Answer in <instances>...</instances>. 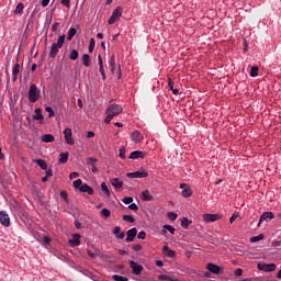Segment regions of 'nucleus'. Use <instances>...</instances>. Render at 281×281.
Segmentation results:
<instances>
[{
	"label": "nucleus",
	"mask_w": 281,
	"mask_h": 281,
	"mask_svg": "<svg viewBox=\"0 0 281 281\" xmlns=\"http://www.w3.org/2000/svg\"><path fill=\"white\" fill-rule=\"evenodd\" d=\"M162 254L167 256V258H175L177 256V252L175 250L170 249L168 245L164 246Z\"/></svg>",
	"instance_id": "21"
},
{
	"label": "nucleus",
	"mask_w": 281,
	"mask_h": 281,
	"mask_svg": "<svg viewBox=\"0 0 281 281\" xmlns=\"http://www.w3.org/2000/svg\"><path fill=\"white\" fill-rule=\"evenodd\" d=\"M82 64L85 67H90L91 66V55L83 54L82 55Z\"/></svg>",
	"instance_id": "26"
},
{
	"label": "nucleus",
	"mask_w": 281,
	"mask_h": 281,
	"mask_svg": "<svg viewBox=\"0 0 281 281\" xmlns=\"http://www.w3.org/2000/svg\"><path fill=\"white\" fill-rule=\"evenodd\" d=\"M60 26V23L56 22L52 25V31L53 32H58V27Z\"/></svg>",
	"instance_id": "54"
},
{
	"label": "nucleus",
	"mask_w": 281,
	"mask_h": 281,
	"mask_svg": "<svg viewBox=\"0 0 281 281\" xmlns=\"http://www.w3.org/2000/svg\"><path fill=\"white\" fill-rule=\"evenodd\" d=\"M65 38L67 35L63 34L58 37L57 43H53L50 46L49 58H56L58 55L59 49L65 45Z\"/></svg>",
	"instance_id": "1"
},
{
	"label": "nucleus",
	"mask_w": 281,
	"mask_h": 281,
	"mask_svg": "<svg viewBox=\"0 0 281 281\" xmlns=\"http://www.w3.org/2000/svg\"><path fill=\"white\" fill-rule=\"evenodd\" d=\"M35 164H37L42 170H47V161L43 159H36Z\"/></svg>",
	"instance_id": "34"
},
{
	"label": "nucleus",
	"mask_w": 281,
	"mask_h": 281,
	"mask_svg": "<svg viewBox=\"0 0 281 281\" xmlns=\"http://www.w3.org/2000/svg\"><path fill=\"white\" fill-rule=\"evenodd\" d=\"M69 161V153L59 154V164H67Z\"/></svg>",
	"instance_id": "29"
},
{
	"label": "nucleus",
	"mask_w": 281,
	"mask_h": 281,
	"mask_svg": "<svg viewBox=\"0 0 281 281\" xmlns=\"http://www.w3.org/2000/svg\"><path fill=\"white\" fill-rule=\"evenodd\" d=\"M24 8L25 5L23 4V2L18 3L14 14H19L21 16L23 14Z\"/></svg>",
	"instance_id": "32"
},
{
	"label": "nucleus",
	"mask_w": 281,
	"mask_h": 281,
	"mask_svg": "<svg viewBox=\"0 0 281 281\" xmlns=\"http://www.w3.org/2000/svg\"><path fill=\"white\" fill-rule=\"evenodd\" d=\"M78 34V30L76 27H70L68 31L67 40L68 41H74V36Z\"/></svg>",
	"instance_id": "28"
},
{
	"label": "nucleus",
	"mask_w": 281,
	"mask_h": 281,
	"mask_svg": "<svg viewBox=\"0 0 281 281\" xmlns=\"http://www.w3.org/2000/svg\"><path fill=\"white\" fill-rule=\"evenodd\" d=\"M161 232H162L164 235H166L168 232L173 235L175 232H177V229L172 225H170V224H165L162 226V231Z\"/></svg>",
	"instance_id": "23"
},
{
	"label": "nucleus",
	"mask_w": 281,
	"mask_h": 281,
	"mask_svg": "<svg viewBox=\"0 0 281 281\" xmlns=\"http://www.w3.org/2000/svg\"><path fill=\"white\" fill-rule=\"evenodd\" d=\"M140 199H142V201H153V194H150V191L145 190V191L140 194Z\"/></svg>",
	"instance_id": "25"
},
{
	"label": "nucleus",
	"mask_w": 281,
	"mask_h": 281,
	"mask_svg": "<svg viewBox=\"0 0 281 281\" xmlns=\"http://www.w3.org/2000/svg\"><path fill=\"white\" fill-rule=\"evenodd\" d=\"M110 183L116 190H122V188L124 187V181L120 180V178H113L112 180H110Z\"/></svg>",
	"instance_id": "17"
},
{
	"label": "nucleus",
	"mask_w": 281,
	"mask_h": 281,
	"mask_svg": "<svg viewBox=\"0 0 281 281\" xmlns=\"http://www.w3.org/2000/svg\"><path fill=\"white\" fill-rule=\"evenodd\" d=\"M100 215L102 218H110L111 217V210L109 209H102L100 212Z\"/></svg>",
	"instance_id": "37"
},
{
	"label": "nucleus",
	"mask_w": 281,
	"mask_h": 281,
	"mask_svg": "<svg viewBox=\"0 0 281 281\" xmlns=\"http://www.w3.org/2000/svg\"><path fill=\"white\" fill-rule=\"evenodd\" d=\"M59 196L66 201V203H69V195L67 194V191H60Z\"/></svg>",
	"instance_id": "45"
},
{
	"label": "nucleus",
	"mask_w": 281,
	"mask_h": 281,
	"mask_svg": "<svg viewBox=\"0 0 281 281\" xmlns=\"http://www.w3.org/2000/svg\"><path fill=\"white\" fill-rule=\"evenodd\" d=\"M144 157H146V153L139 150L132 151L130 155V159H144Z\"/></svg>",
	"instance_id": "20"
},
{
	"label": "nucleus",
	"mask_w": 281,
	"mask_h": 281,
	"mask_svg": "<svg viewBox=\"0 0 281 281\" xmlns=\"http://www.w3.org/2000/svg\"><path fill=\"white\" fill-rule=\"evenodd\" d=\"M158 280H166V281H168V280H170V277H168L166 274H160V276H158Z\"/></svg>",
	"instance_id": "56"
},
{
	"label": "nucleus",
	"mask_w": 281,
	"mask_h": 281,
	"mask_svg": "<svg viewBox=\"0 0 281 281\" xmlns=\"http://www.w3.org/2000/svg\"><path fill=\"white\" fill-rule=\"evenodd\" d=\"M61 5H65V8H71V0H61Z\"/></svg>",
	"instance_id": "51"
},
{
	"label": "nucleus",
	"mask_w": 281,
	"mask_h": 281,
	"mask_svg": "<svg viewBox=\"0 0 281 281\" xmlns=\"http://www.w3.org/2000/svg\"><path fill=\"white\" fill-rule=\"evenodd\" d=\"M99 60V71L102 76V80H106V72L104 71V64L102 61V55H98Z\"/></svg>",
	"instance_id": "18"
},
{
	"label": "nucleus",
	"mask_w": 281,
	"mask_h": 281,
	"mask_svg": "<svg viewBox=\"0 0 281 281\" xmlns=\"http://www.w3.org/2000/svg\"><path fill=\"white\" fill-rule=\"evenodd\" d=\"M101 190L104 192V194L109 198L111 196V190H109V187L106 186V182L101 183Z\"/></svg>",
	"instance_id": "35"
},
{
	"label": "nucleus",
	"mask_w": 281,
	"mask_h": 281,
	"mask_svg": "<svg viewBox=\"0 0 281 281\" xmlns=\"http://www.w3.org/2000/svg\"><path fill=\"white\" fill-rule=\"evenodd\" d=\"M46 177H54V170H52V168L46 170Z\"/></svg>",
	"instance_id": "59"
},
{
	"label": "nucleus",
	"mask_w": 281,
	"mask_h": 281,
	"mask_svg": "<svg viewBox=\"0 0 281 281\" xmlns=\"http://www.w3.org/2000/svg\"><path fill=\"white\" fill-rule=\"evenodd\" d=\"M88 256H89L90 258H98V254H95V252H93V251H91V250H88Z\"/></svg>",
	"instance_id": "63"
},
{
	"label": "nucleus",
	"mask_w": 281,
	"mask_h": 281,
	"mask_svg": "<svg viewBox=\"0 0 281 281\" xmlns=\"http://www.w3.org/2000/svg\"><path fill=\"white\" fill-rule=\"evenodd\" d=\"M137 238H139V240H145V239H146V232L140 231V232L137 234Z\"/></svg>",
	"instance_id": "50"
},
{
	"label": "nucleus",
	"mask_w": 281,
	"mask_h": 281,
	"mask_svg": "<svg viewBox=\"0 0 281 281\" xmlns=\"http://www.w3.org/2000/svg\"><path fill=\"white\" fill-rule=\"evenodd\" d=\"M80 234H72V238L68 240L70 247H80Z\"/></svg>",
	"instance_id": "15"
},
{
	"label": "nucleus",
	"mask_w": 281,
	"mask_h": 281,
	"mask_svg": "<svg viewBox=\"0 0 281 281\" xmlns=\"http://www.w3.org/2000/svg\"><path fill=\"white\" fill-rule=\"evenodd\" d=\"M0 223L4 227H10V215L5 211L0 212Z\"/></svg>",
	"instance_id": "11"
},
{
	"label": "nucleus",
	"mask_w": 281,
	"mask_h": 281,
	"mask_svg": "<svg viewBox=\"0 0 281 281\" xmlns=\"http://www.w3.org/2000/svg\"><path fill=\"white\" fill-rule=\"evenodd\" d=\"M192 221L188 220V217H183L181 220V227H183V229H188V227H190Z\"/></svg>",
	"instance_id": "36"
},
{
	"label": "nucleus",
	"mask_w": 281,
	"mask_h": 281,
	"mask_svg": "<svg viewBox=\"0 0 281 281\" xmlns=\"http://www.w3.org/2000/svg\"><path fill=\"white\" fill-rule=\"evenodd\" d=\"M206 269L207 271H210L211 273H214L215 276H218V273H221L222 271L221 267L214 263H207Z\"/></svg>",
	"instance_id": "16"
},
{
	"label": "nucleus",
	"mask_w": 281,
	"mask_h": 281,
	"mask_svg": "<svg viewBox=\"0 0 281 281\" xmlns=\"http://www.w3.org/2000/svg\"><path fill=\"white\" fill-rule=\"evenodd\" d=\"M20 72H21V65L15 64L12 69V81L13 82H16Z\"/></svg>",
	"instance_id": "19"
},
{
	"label": "nucleus",
	"mask_w": 281,
	"mask_h": 281,
	"mask_svg": "<svg viewBox=\"0 0 281 281\" xmlns=\"http://www.w3.org/2000/svg\"><path fill=\"white\" fill-rule=\"evenodd\" d=\"M134 251H142V245L140 244H136L133 246Z\"/></svg>",
	"instance_id": "57"
},
{
	"label": "nucleus",
	"mask_w": 281,
	"mask_h": 281,
	"mask_svg": "<svg viewBox=\"0 0 281 281\" xmlns=\"http://www.w3.org/2000/svg\"><path fill=\"white\" fill-rule=\"evenodd\" d=\"M95 164H98V158L89 157L87 159V166H95Z\"/></svg>",
	"instance_id": "42"
},
{
	"label": "nucleus",
	"mask_w": 281,
	"mask_h": 281,
	"mask_svg": "<svg viewBox=\"0 0 281 281\" xmlns=\"http://www.w3.org/2000/svg\"><path fill=\"white\" fill-rule=\"evenodd\" d=\"M238 216V213H234L231 217H229V223H234V221H236Z\"/></svg>",
	"instance_id": "61"
},
{
	"label": "nucleus",
	"mask_w": 281,
	"mask_h": 281,
	"mask_svg": "<svg viewBox=\"0 0 281 281\" xmlns=\"http://www.w3.org/2000/svg\"><path fill=\"white\" fill-rule=\"evenodd\" d=\"M123 203H125V205H131V203H133V198L132 196H125L123 199Z\"/></svg>",
	"instance_id": "49"
},
{
	"label": "nucleus",
	"mask_w": 281,
	"mask_h": 281,
	"mask_svg": "<svg viewBox=\"0 0 281 281\" xmlns=\"http://www.w3.org/2000/svg\"><path fill=\"white\" fill-rule=\"evenodd\" d=\"M123 109L122 105L112 103L106 108V115H112L113 117H117L120 113H122Z\"/></svg>",
	"instance_id": "5"
},
{
	"label": "nucleus",
	"mask_w": 281,
	"mask_h": 281,
	"mask_svg": "<svg viewBox=\"0 0 281 281\" xmlns=\"http://www.w3.org/2000/svg\"><path fill=\"white\" fill-rule=\"evenodd\" d=\"M93 49H95V40L91 38L89 44V54H92Z\"/></svg>",
	"instance_id": "44"
},
{
	"label": "nucleus",
	"mask_w": 281,
	"mask_h": 281,
	"mask_svg": "<svg viewBox=\"0 0 281 281\" xmlns=\"http://www.w3.org/2000/svg\"><path fill=\"white\" fill-rule=\"evenodd\" d=\"M109 65L111 67V74H115V54L111 55Z\"/></svg>",
	"instance_id": "30"
},
{
	"label": "nucleus",
	"mask_w": 281,
	"mask_h": 281,
	"mask_svg": "<svg viewBox=\"0 0 281 281\" xmlns=\"http://www.w3.org/2000/svg\"><path fill=\"white\" fill-rule=\"evenodd\" d=\"M119 157H121V159H126V149L124 147L119 150Z\"/></svg>",
	"instance_id": "48"
},
{
	"label": "nucleus",
	"mask_w": 281,
	"mask_h": 281,
	"mask_svg": "<svg viewBox=\"0 0 281 281\" xmlns=\"http://www.w3.org/2000/svg\"><path fill=\"white\" fill-rule=\"evenodd\" d=\"M33 120L38 122H43V120H45V116H43V110L41 108L35 109V115H33Z\"/></svg>",
	"instance_id": "22"
},
{
	"label": "nucleus",
	"mask_w": 281,
	"mask_h": 281,
	"mask_svg": "<svg viewBox=\"0 0 281 281\" xmlns=\"http://www.w3.org/2000/svg\"><path fill=\"white\" fill-rule=\"evenodd\" d=\"M258 71H259L258 66H252L251 69H250L251 78H256V76H258Z\"/></svg>",
	"instance_id": "41"
},
{
	"label": "nucleus",
	"mask_w": 281,
	"mask_h": 281,
	"mask_svg": "<svg viewBox=\"0 0 281 281\" xmlns=\"http://www.w3.org/2000/svg\"><path fill=\"white\" fill-rule=\"evenodd\" d=\"M130 137L134 144H142V142H144V135H142V132L139 131L132 132Z\"/></svg>",
	"instance_id": "9"
},
{
	"label": "nucleus",
	"mask_w": 281,
	"mask_h": 281,
	"mask_svg": "<svg viewBox=\"0 0 281 281\" xmlns=\"http://www.w3.org/2000/svg\"><path fill=\"white\" fill-rule=\"evenodd\" d=\"M126 177L128 179H146V177H148V171L143 169V170L134 171V172H127Z\"/></svg>",
	"instance_id": "6"
},
{
	"label": "nucleus",
	"mask_w": 281,
	"mask_h": 281,
	"mask_svg": "<svg viewBox=\"0 0 281 281\" xmlns=\"http://www.w3.org/2000/svg\"><path fill=\"white\" fill-rule=\"evenodd\" d=\"M126 236H127L125 238L126 243H133V240H135V238L137 237V228L133 227V228L128 229L126 232Z\"/></svg>",
	"instance_id": "13"
},
{
	"label": "nucleus",
	"mask_w": 281,
	"mask_h": 281,
	"mask_svg": "<svg viewBox=\"0 0 281 281\" xmlns=\"http://www.w3.org/2000/svg\"><path fill=\"white\" fill-rule=\"evenodd\" d=\"M111 120H113V116L111 114H106V117L104 119V124H111Z\"/></svg>",
	"instance_id": "53"
},
{
	"label": "nucleus",
	"mask_w": 281,
	"mask_h": 281,
	"mask_svg": "<svg viewBox=\"0 0 281 281\" xmlns=\"http://www.w3.org/2000/svg\"><path fill=\"white\" fill-rule=\"evenodd\" d=\"M41 100V90H38V87H36L35 83H32L29 89V102L34 104L35 102H38Z\"/></svg>",
	"instance_id": "3"
},
{
	"label": "nucleus",
	"mask_w": 281,
	"mask_h": 281,
	"mask_svg": "<svg viewBox=\"0 0 281 281\" xmlns=\"http://www.w3.org/2000/svg\"><path fill=\"white\" fill-rule=\"evenodd\" d=\"M71 135V128L67 127L64 130L65 142L68 146H74V144H76Z\"/></svg>",
	"instance_id": "10"
},
{
	"label": "nucleus",
	"mask_w": 281,
	"mask_h": 281,
	"mask_svg": "<svg viewBox=\"0 0 281 281\" xmlns=\"http://www.w3.org/2000/svg\"><path fill=\"white\" fill-rule=\"evenodd\" d=\"M123 221L126 223H135V217H133V215H124Z\"/></svg>",
	"instance_id": "46"
},
{
	"label": "nucleus",
	"mask_w": 281,
	"mask_h": 281,
	"mask_svg": "<svg viewBox=\"0 0 281 281\" xmlns=\"http://www.w3.org/2000/svg\"><path fill=\"white\" fill-rule=\"evenodd\" d=\"M123 12H124V9L122 7H116L113 10L112 15L108 20L109 25H113V23H117V21H120V19H122Z\"/></svg>",
	"instance_id": "4"
},
{
	"label": "nucleus",
	"mask_w": 281,
	"mask_h": 281,
	"mask_svg": "<svg viewBox=\"0 0 281 281\" xmlns=\"http://www.w3.org/2000/svg\"><path fill=\"white\" fill-rule=\"evenodd\" d=\"M69 177L70 179H78V177H80V173L75 171V172H71Z\"/></svg>",
	"instance_id": "58"
},
{
	"label": "nucleus",
	"mask_w": 281,
	"mask_h": 281,
	"mask_svg": "<svg viewBox=\"0 0 281 281\" xmlns=\"http://www.w3.org/2000/svg\"><path fill=\"white\" fill-rule=\"evenodd\" d=\"M130 267L134 276H139L144 271V266L135 262L134 260H130Z\"/></svg>",
	"instance_id": "8"
},
{
	"label": "nucleus",
	"mask_w": 281,
	"mask_h": 281,
	"mask_svg": "<svg viewBox=\"0 0 281 281\" xmlns=\"http://www.w3.org/2000/svg\"><path fill=\"white\" fill-rule=\"evenodd\" d=\"M168 87L170 88V91H172L173 95H179V89L175 88L172 79H169Z\"/></svg>",
	"instance_id": "31"
},
{
	"label": "nucleus",
	"mask_w": 281,
	"mask_h": 281,
	"mask_svg": "<svg viewBox=\"0 0 281 281\" xmlns=\"http://www.w3.org/2000/svg\"><path fill=\"white\" fill-rule=\"evenodd\" d=\"M128 210H133L134 212H137V210H139V206H137V204H135V203H131L128 205Z\"/></svg>",
	"instance_id": "52"
},
{
	"label": "nucleus",
	"mask_w": 281,
	"mask_h": 281,
	"mask_svg": "<svg viewBox=\"0 0 281 281\" xmlns=\"http://www.w3.org/2000/svg\"><path fill=\"white\" fill-rule=\"evenodd\" d=\"M46 113H48V117H54L56 113L54 112V109L52 106H46L45 108Z\"/></svg>",
	"instance_id": "47"
},
{
	"label": "nucleus",
	"mask_w": 281,
	"mask_h": 281,
	"mask_svg": "<svg viewBox=\"0 0 281 281\" xmlns=\"http://www.w3.org/2000/svg\"><path fill=\"white\" fill-rule=\"evenodd\" d=\"M167 216H168L169 221H177V218H179V214H177L175 212L167 213Z\"/></svg>",
	"instance_id": "40"
},
{
	"label": "nucleus",
	"mask_w": 281,
	"mask_h": 281,
	"mask_svg": "<svg viewBox=\"0 0 281 281\" xmlns=\"http://www.w3.org/2000/svg\"><path fill=\"white\" fill-rule=\"evenodd\" d=\"M54 135L52 134H44L42 136V142H44V144H52V142H54Z\"/></svg>",
	"instance_id": "27"
},
{
	"label": "nucleus",
	"mask_w": 281,
	"mask_h": 281,
	"mask_svg": "<svg viewBox=\"0 0 281 281\" xmlns=\"http://www.w3.org/2000/svg\"><path fill=\"white\" fill-rule=\"evenodd\" d=\"M87 137H88V139H91L92 137H95V133L93 131H89L87 133Z\"/></svg>",
	"instance_id": "60"
},
{
	"label": "nucleus",
	"mask_w": 281,
	"mask_h": 281,
	"mask_svg": "<svg viewBox=\"0 0 281 281\" xmlns=\"http://www.w3.org/2000/svg\"><path fill=\"white\" fill-rule=\"evenodd\" d=\"M235 276H237V277L243 276V269L237 268V269L235 270Z\"/></svg>",
	"instance_id": "64"
},
{
	"label": "nucleus",
	"mask_w": 281,
	"mask_h": 281,
	"mask_svg": "<svg viewBox=\"0 0 281 281\" xmlns=\"http://www.w3.org/2000/svg\"><path fill=\"white\" fill-rule=\"evenodd\" d=\"M74 188L81 192H87V194H89L90 196H93V194H95V190H93V188H91L89 184L82 183L81 179H77L74 181Z\"/></svg>",
	"instance_id": "2"
},
{
	"label": "nucleus",
	"mask_w": 281,
	"mask_h": 281,
	"mask_svg": "<svg viewBox=\"0 0 281 281\" xmlns=\"http://www.w3.org/2000/svg\"><path fill=\"white\" fill-rule=\"evenodd\" d=\"M276 263H258L257 269L259 271H265V273H269L271 271H276Z\"/></svg>",
	"instance_id": "7"
},
{
	"label": "nucleus",
	"mask_w": 281,
	"mask_h": 281,
	"mask_svg": "<svg viewBox=\"0 0 281 281\" xmlns=\"http://www.w3.org/2000/svg\"><path fill=\"white\" fill-rule=\"evenodd\" d=\"M263 239H265V235L259 234L257 236L250 237V243H259V240H263Z\"/></svg>",
	"instance_id": "38"
},
{
	"label": "nucleus",
	"mask_w": 281,
	"mask_h": 281,
	"mask_svg": "<svg viewBox=\"0 0 281 281\" xmlns=\"http://www.w3.org/2000/svg\"><path fill=\"white\" fill-rule=\"evenodd\" d=\"M78 56H79L78 49H72L69 54L70 60H78Z\"/></svg>",
	"instance_id": "39"
},
{
	"label": "nucleus",
	"mask_w": 281,
	"mask_h": 281,
	"mask_svg": "<svg viewBox=\"0 0 281 281\" xmlns=\"http://www.w3.org/2000/svg\"><path fill=\"white\" fill-rule=\"evenodd\" d=\"M43 243H45V245H49V243H52V238H49L48 236H45L43 238Z\"/></svg>",
	"instance_id": "62"
},
{
	"label": "nucleus",
	"mask_w": 281,
	"mask_h": 281,
	"mask_svg": "<svg viewBox=\"0 0 281 281\" xmlns=\"http://www.w3.org/2000/svg\"><path fill=\"white\" fill-rule=\"evenodd\" d=\"M112 279H113L114 281H128V278L123 277V276H119V274H114V276L112 277Z\"/></svg>",
	"instance_id": "43"
},
{
	"label": "nucleus",
	"mask_w": 281,
	"mask_h": 281,
	"mask_svg": "<svg viewBox=\"0 0 281 281\" xmlns=\"http://www.w3.org/2000/svg\"><path fill=\"white\" fill-rule=\"evenodd\" d=\"M221 218V214H204L203 215V221H205V223H214L216 221H220Z\"/></svg>",
	"instance_id": "14"
},
{
	"label": "nucleus",
	"mask_w": 281,
	"mask_h": 281,
	"mask_svg": "<svg viewBox=\"0 0 281 281\" xmlns=\"http://www.w3.org/2000/svg\"><path fill=\"white\" fill-rule=\"evenodd\" d=\"M182 196H184V199H190V196H192V189L190 187L183 189Z\"/></svg>",
	"instance_id": "33"
},
{
	"label": "nucleus",
	"mask_w": 281,
	"mask_h": 281,
	"mask_svg": "<svg viewBox=\"0 0 281 281\" xmlns=\"http://www.w3.org/2000/svg\"><path fill=\"white\" fill-rule=\"evenodd\" d=\"M75 227H76L77 229H82V223H80V221L76 220V221H75Z\"/></svg>",
	"instance_id": "55"
},
{
	"label": "nucleus",
	"mask_w": 281,
	"mask_h": 281,
	"mask_svg": "<svg viewBox=\"0 0 281 281\" xmlns=\"http://www.w3.org/2000/svg\"><path fill=\"white\" fill-rule=\"evenodd\" d=\"M113 234L119 238V240H124V233H122V228L120 226L114 227Z\"/></svg>",
	"instance_id": "24"
},
{
	"label": "nucleus",
	"mask_w": 281,
	"mask_h": 281,
	"mask_svg": "<svg viewBox=\"0 0 281 281\" xmlns=\"http://www.w3.org/2000/svg\"><path fill=\"white\" fill-rule=\"evenodd\" d=\"M273 217H274L273 212L262 213V215L260 216L259 222H258V227H260V225H262V223H265V221L269 222V221L273 220Z\"/></svg>",
	"instance_id": "12"
}]
</instances>
